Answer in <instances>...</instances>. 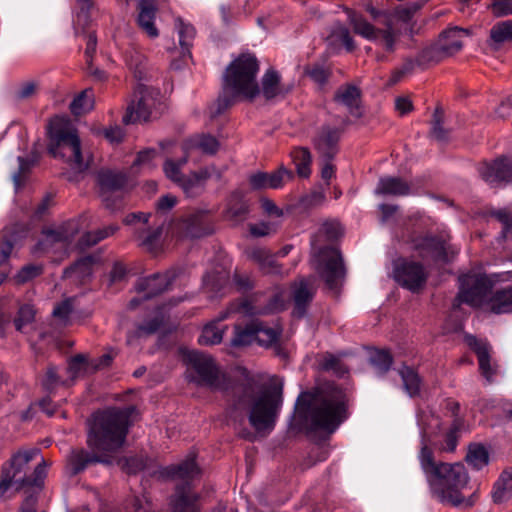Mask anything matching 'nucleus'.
I'll use <instances>...</instances> for the list:
<instances>
[{
    "label": "nucleus",
    "instance_id": "obj_16",
    "mask_svg": "<svg viewBox=\"0 0 512 512\" xmlns=\"http://www.w3.org/2000/svg\"><path fill=\"white\" fill-rule=\"evenodd\" d=\"M317 262V270L328 287L336 288L344 277V267L339 252L335 248H326L319 253Z\"/></svg>",
    "mask_w": 512,
    "mask_h": 512
},
{
    "label": "nucleus",
    "instance_id": "obj_54",
    "mask_svg": "<svg viewBox=\"0 0 512 512\" xmlns=\"http://www.w3.org/2000/svg\"><path fill=\"white\" fill-rule=\"evenodd\" d=\"M330 38L341 41L347 50H352L354 48L353 40L350 37L348 29L341 23L335 24Z\"/></svg>",
    "mask_w": 512,
    "mask_h": 512
},
{
    "label": "nucleus",
    "instance_id": "obj_6",
    "mask_svg": "<svg viewBox=\"0 0 512 512\" xmlns=\"http://www.w3.org/2000/svg\"><path fill=\"white\" fill-rule=\"evenodd\" d=\"M49 153L61 159L73 171L80 173L88 169L91 155L84 151L76 129L64 117H55L49 124Z\"/></svg>",
    "mask_w": 512,
    "mask_h": 512
},
{
    "label": "nucleus",
    "instance_id": "obj_14",
    "mask_svg": "<svg viewBox=\"0 0 512 512\" xmlns=\"http://www.w3.org/2000/svg\"><path fill=\"white\" fill-rule=\"evenodd\" d=\"M98 185L100 197L106 207L117 208L126 186L124 175L111 170H102L98 174Z\"/></svg>",
    "mask_w": 512,
    "mask_h": 512
},
{
    "label": "nucleus",
    "instance_id": "obj_34",
    "mask_svg": "<svg viewBox=\"0 0 512 512\" xmlns=\"http://www.w3.org/2000/svg\"><path fill=\"white\" fill-rule=\"evenodd\" d=\"M339 133L335 129H323L315 139V147L326 158H331L336 152Z\"/></svg>",
    "mask_w": 512,
    "mask_h": 512
},
{
    "label": "nucleus",
    "instance_id": "obj_1",
    "mask_svg": "<svg viewBox=\"0 0 512 512\" xmlns=\"http://www.w3.org/2000/svg\"><path fill=\"white\" fill-rule=\"evenodd\" d=\"M135 408H109L96 412L90 423L87 443L92 453L75 450L69 457V465L74 474L84 470L90 463H111L112 454L124 444L128 428L133 421Z\"/></svg>",
    "mask_w": 512,
    "mask_h": 512
},
{
    "label": "nucleus",
    "instance_id": "obj_15",
    "mask_svg": "<svg viewBox=\"0 0 512 512\" xmlns=\"http://www.w3.org/2000/svg\"><path fill=\"white\" fill-rule=\"evenodd\" d=\"M78 230L79 224L75 220H71L57 229L45 230L34 252L48 253L65 249Z\"/></svg>",
    "mask_w": 512,
    "mask_h": 512
},
{
    "label": "nucleus",
    "instance_id": "obj_12",
    "mask_svg": "<svg viewBox=\"0 0 512 512\" xmlns=\"http://www.w3.org/2000/svg\"><path fill=\"white\" fill-rule=\"evenodd\" d=\"M189 154L175 161L167 159L163 164L165 176L178 185L187 196L197 195L203 188L209 173L206 169L191 172L189 175L182 174V168L187 163Z\"/></svg>",
    "mask_w": 512,
    "mask_h": 512
},
{
    "label": "nucleus",
    "instance_id": "obj_31",
    "mask_svg": "<svg viewBox=\"0 0 512 512\" xmlns=\"http://www.w3.org/2000/svg\"><path fill=\"white\" fill-rule=\"evenodd\" d=\"M335 100L344 105L353 116H361L360 91L357 87L352 85L341 87L336 93Z\"/></svg>",
    "mask_w": 512,
    "mask_h": 512
},
{
    "label": "nucleus",
    "instance_id": "obj_52",
    "mask_svg": "<svg viewBox=\"0 0 512 512\" xmlns=\"http://www.w3.org/2000/svg\"><path fill=\"white\" fill-rule=\"evenodd\" d=\"M42 273V266L29 264L24 266L14 277L18 284L26 283Z\"/></svg>",
    "mask_w": 512,
    "mask_h": 512
},
{
    "label": "nucleus",
    "instance_id": "obj_51",
    "mask_svg": "<svg viewBox=\"0 0 512 512\" xmlns=\"http://www.w3.org/2000/svg\"><path fill=\"white\" fill-rule=\"evenodd\" d=\"M115 231H116V227L109 226L103 230L97 231L96 233H86L81 238V246L89 247V246L95 245L102 239L108 237L109 235H112Z\"/></svg>",
    "mask_w": 512,
    "mask_h": 512
},
{
    "label": "nucleus",
    "instance_id": "obj_64",
    "mask_svg": "<svg viewBox=\"0 0 512 512\" xmlns=\"http://www.w3.org/2000/svg\"><path fill=\"white\" fill-rule=\"evenodd\" d=\"M130 512H151V506L145 497H136L133 500Z\"/></svg>",
    "mask_w": 512,
    "mask_h": 512
},
{
    "label": "nucleus",
    "instance_id": "obj_38",
    "mask_svg": "<svg viewBox=\"0 0 512 512\" xmlns=\"http://www.w3.org/2000/svg\"><path fill=\"white\" fill-rule=\"evenodd\" d=\"M175 27L179 36V44L182 49V57H190V47L195 36V29L189 23H185L181 19H177Z\"/></svg>",
    "mask_w": 512,
    "mask_h": 512
},
{
    "label": "nucleus",
    "instance_id": "obj_23",
    "mask_svg": "<svg viewBox=\"0 0 512 512\" xmlns=\"http://www.w3.org/2000/svg\"><path fill=\"white\" fill-rule=\"evenodd\" d=\"M446 409L450 411L451 423L445 433L444 441L439 445L442 452H454L458 442V431L462 426V421L457 417L459 404L453 400H448Z\"/></svg>",
    "mask_w": 512,
    "mask_h": 512
},
{
    "label": "nucleus",
    "instance_id": "obj_13",
    "mask_svg": "<svg viewBox=\"0 0 512 512\" xmlns=\"http://www.w3.org/2000/svg\"><path fill=\"white\" fill-rule=\"evenodd\" d=\"M279 335L280 328L278 326H269L253 319L245 326L235 325L231 345L242 347L257 342L261 346H270L277 341Z\"/></svg>",
    "mask_w": 512,
    "mask_h": 512
},
{
    "label": "nucleus",
    "instance_id": "obj_45",
    "mask_svg": "<svg viewBox=\"0 0 512 512\" xmlns=\"http://www.w3.org/2000/svg\"><path fill=\"white\" fill-rule=\"evenodd\" d=\"M322 370L332 373L335 376L343 377L347 372V365L342 363L340 357L333 354H325L319 362Z\"/></svg>",
    "mask_w": 512,
    "mask_h": 512
},
{
    "label": "nucleus",
    "instance_id": "obj_17",
    "mask_svg": "<svg viewBox=\"0 0 512 512\" xmlns=\"http://www.w3.org/2000/svg\"><path fill=\"white\" fill-rule=\"evenodd\" d=\"M394 278L401 286L415 292L425 284L427 273L422 265L402 260L395 264Z\"/></svg>",
    "mask_w": 512,
    "mask_h": 512
},
{
    "label": "nucleus",
    "instance_id": "obj_39",
    "mask_svg": "<svg viewBox=\"0 0 512 512\" xmlns=\"http://www.w3.org/2000/svg\"><path fill=\"white\" fill-rule=\"evenodd\" d=\"M368 361L376 373H385L392 364V356L389 351L373 348L369 350Z\"/></svg>",
    "mask_w": 512,
    "mask_h": 512
},
{
    "label": "nucleus",
    "instance_id": "obj_43",
    "mask_svg": "<svg viewBox=\"0 0 512 512\" xmlns=\"http://www.w3.org/2000/svg\"><path fill=\"white\" fill-rule=\"evenodd\" d=\"M94 106V94L91 89L82 91L70 104L71 112L78 116L92 110Z\"/></svg>",
    "mask_w": 512,
    "mask_h": 512
},
{
    "label": "nucleus",
    "instance_id": "obj_59",
    "mask_svg": "<svg viewBox=\"0 0 512 512\" xmlns=\"http://www.w3.org/2000/svg\"><path fill=\"white\" fill-rule=\"evenodd\" d=\"M119 464L129 474L137 473L145 467L143 460L137 457L121 459Z\"/></svg>",
    "mask_w": 512,
    "mask_h": 512
},
{
    "label": "nucleus",
    "instance_id": "obj_50",
    "mask_svg": "<svg viewBox=\"0 0 512 512\" xmlns=\"http://www.w3.org/2000/svg\"><path fill=\"white\" fill-rule=\"evenodd\" d=\"M46 475V462L42 460L34 469V471L28 475V477H20L21 485H32L38 486L42 483Z\"/></svg>",
    "mask_w": 512,
    "mask_h": 512
},
{
    "label": "nucleus",
    "instance_id": "obj_2",
    "mask_svg": "<svg viewBox=\"0 0 512 512\" xmlns=\"http://www.w3.org/2000/svg\"><path fill=\"white\" fill-rule=\"evenodd\" d=\"M295 417L307 429L332 433L348 418V399L336 386H307L297 398Z\"/></svg>",
    "mask_w": 512,
    "mask_h": 512
},
{
    "label": "nucleus",
    "instance_id": "obj_48",
    "mask_svg": "<svg viewBox=\"0 0 512 512\" xmlns=\"http://www.w3.org/2000/svg\"><path fill=\"white\" fill-rule=\"evenodd\" d=\"M94 258L91 256L84 257L76 262L71 268L67 269L65 274L68 277H78L84 279L92 272Z\"/></svg>",
    "mask_w": 512,
    "mask_h": 512
},
{
    "label": "nucleus",
    "instance_id": "obj_21",
    "mask_svg": "<svg viewBox=\"0 0 512 512\" xmlns=\"http://www.w3.org/2000/svg\"><path fill=\"white\" fill-rule=\"evenodd\" d=\"M479 173L491 185L512 181V160L502 158L493 163H484L480 166Z\"/></svg>",
    "mask_w": 512,
    "mask_h": 512
},
{
    "label": "nucleus",
    "instance_id": "obj_40",
    "mask_svg": "<svg viewBox=\"0 0 512 512\" xmlns=\"http://www.w3.org/2000/svg\"><path fill=\"white\" fill-rule=\"evenodd\" d=\"M512 41V20L500 21L494 24L490 30V42L499 46Z\"/></svg>",
    "mask_w": 512,
    "mask_h": 512
},
{
    "label": "nucleus",
    "instance_id": "obj_49",
    "mask_svg": "<svg viewBox=\"0 0 512 512\" xmlns=\"http://www.w3.org/2000/svg\"><path fill=\"white\" fill-rule=\"evenodd\" d=\"M249 257L260 265L267 273L273 272L274 257L264 248H254L249 252Z\"/></svg>",
    "mask_w": 512,
    "mask_h": 512
},
{
    "label": "nucleus",
    "instance_id": "obj_24",
    "mask_svg": "<svg viewBox=\"0 0 512 512\" xmlns=\"http://www.w3.org/2000/svg\"><path fill=\"white\" fill-rule=\"evenodd\" d=\"M290 178L291 172L282 167L270 174L257 172L250 176L249 182L254 189H277L280 188L284 182Z\"/></svg>",
    "mask_w": 512,
    "mask_h": 512
},
{
    "label": "nucleus",
    "instance_id": "obj_10",
    "mask_svg": "<svg viewBox=\"0 0 512 512\" xmlns=\"http://www.w3.org/2000/svg\"><path fill=\"white\" fill-rule=\"evenodd\" d=\"M179 357L186 366V377L191 382L196 384H225L229 381L227 373L209 354L181 347Z\"/></svg>",
    "mask_w": 512,
    "mask_h": 512
},
{
    "label": "nucleus",
    "instance_id": "obj_47",
    "mask_svg": "<svg viewBox=\"0 0 512 512\" xmlns=\"http://www.w3.org/2000/svg\"><path fill=\"white\" fill-rule=\"evenodd\" d=\"M162 228L146 231L138 236L139 244L152 253H157L162 247Z\"/></svg>",
    "mask_w": 512,
    "mask_h": 512
},
{
    "label": "nucleus",
    "instance_id": "obj_11",
    "mask_svg": "<svg viewBox=\"0 0 512 512\" xmlns=\"http://www.w3.org/2000/svg\"><path fill=\"white\" fill-rule=\"evenodd\" d=\"M160 100L158 89L145 84H139L133 94L126 113L123 116L124 124H134L147 121L156 110Z\"/></svg>",
    "mask_w": 512,
    "mask_h": 512
},
{
    "label": "nucleus",
    "instance_id": "obj_62",
    "mask_svg": "<svg viewBox=\"0 0 512 512\" xmlns=\"http://www.w3.org/2000/svg\"><path fill=\"white\" fill-rule=\"evenodd\" d=\"M323 230L329 239H335L342 234V227L337 221L325 222Z\"/></svg>",
    "mask_w": 512,
    "mask_h": 512
},
{
    "label": "nucleus",
    "instance_id": "obj_36",
    "mask_svg": "<svg viewBox=\"0 0 512 512\" xmlns=\"http://www.w3.org/2000/svg\"><path fill=\"white\" fill-rule=\"evenodd\" d=\"M219 147L218 141L210 135H197L190 138L183 146L185 154L193 150H199L202 153L213 154Z\"/></svg>",
    "mask_w": 512,
    "mask_h": 512
},
{
    "label": "nucleus",
    "instance_id": "obj_29",
    "mask_svg": "<svg viewBox=\"0 0 512 512\" xmlns=\"http://www.w3.org/2000/svg\"><path fill=\"white\" fill-rule=\"evenodd\" d=\"M138 23L144 32L151 38H156L159 33L154 25L156 7L154 0H140Z\"/></svg>",
    "mask_w": 512,
    "mask_h": 512
},
{
    "label": "nucleus",
    "instance_id": "obj_18",
    "mask_svg": "<svg viewBox=\"0 0 512 512\" xmlns=\"http://www.w3.org/2000/svg\"><path fill=\"white\" fill-rule=\"evenodd\" d=\"M469 36L465 29L451 28L445 31L434 47L431 48L430 58L439 61L444 57L451 56L461 50L463 39Z\"/></svg>",
    "mask_w": 512,
    "mask_h": 512
},
{
    "label": "nucleus",
    "instance_id": "obj_4",
    "mask_svg": "<svg viewBox=\"0 0 512 512\" xmlns=\"http://www.w3.org/2000/svg\"><path fill=\"white\" fill-rule=\"evenodd\" d=\"M499 281L496 274H483L471 271L459 278L457 300L472 307L482 308L496 314L512 312V286L493 291Z\"/></svg>",
    "mask_w": 512,
    "mask_h": 512
},
{
    "label": "nucleus",
    "instance_id": "obj_60",
    "mask_svg": "<svg viewBox=\"0 0 512 512\" xmlns=\"http://www.w3.org/2000/svg\"><path fill=\"white\" fill-rule=\"evenodd\" d=\"M71 311L72 303L70 299H67L53 309V316L61 320H66Z\"/></svg>",
    "mask_w": 512,
    "mask_h": 512
},
{
    "label": "nucleus",
    "instance_id": "obj_35",
    "mask_svg": "<svg viewBox=\"0 0 512 512\" xmlns=\"http://www.w3.org/2000/svg\"><path fill=\"white\" fill-rule=\"evenodd\" d=\"M169 285L170 277L168 274H156L142 279L138 284V289L144 293V298H149L167 289Z\"/></svg>",
    "mask_w": 512,
    "mask_h": 512
},
{
    "label": "nucleus",
    "instance_id": "obj_61",
    "mask_svg": "<svg viewBox=\"0 0 512 512\" xmlns=\"http://www.w3.org/2000/svg\"><path fill=\"white\" fill-rule=\"evenodd\" d=\"M399 373L404 384H418V382L420 381L417 372L411 367L403 366L399 370Z\"/></svg>",
    "mask_w": 512,
    "mask_h": 512
},
{
    "label": "nucleus",
    "instance_id": "obj_37",
    "mask_svg": "<svg viewBox=\"0 0 512 512\" xmlns=\"http://www.w3.org/2000/svg\"><path fill=\"white\" fill-rule=\"evenodd\" d=\"M512 497V471H504L494 484L492 498L495 503H503Z\"/></svg>",
    "mask_w": 512,
    "mask_h": 512
},
{
    "label": "nucleus",
    "instance_id": "obj_20",
    "mask_svg": "<svg viewBox=\"0 0 512 512\" xmlns=\"http://www.w3.org/2000/svg\"><path fill=\"white\" fill-rule=\"evenodd\" d=\"M414 248L418 251L420 257L431 261H448L449 254L454 255L456 250H450V247L444 240L435 237H425L417 239Z\"/></svg>",
    "mask_w": 512,
    "mask_h": 512
},
{
    "label": "nucleus",
    "instance_id": "obj_27",
    "mask_svg": "<svg viewBox=\"0 0 512 512\" xmlns=\"http://www.w3.org/2000/svg\"><path fill=\"white\" fill-rule=\"evenodd\" d=\"M40 451L37 448L22 449L15 453L3 469H10L15 478L28 477V464L37 458Z\"/></svg>",
    "mask_w": 512,
    "mask_h": 512
},
{
    "label": "nucleus",
    "instance_id": "obj_26",
    "mask_svg": "<svg viewBox=\"0 0 512 512\" xmlns=\"http://www.w3.org/2000/svg\"><path fill=\"white\" fill-rule=\"evenodd\" d=\"M172 512H198V496L189 486H178L171 498Z\"/></svg>",
    "mask_w": 512,
    "mask_h": 512
},
{
    "label": "nucleus",
    "instance_id": "obj_9",
    "mask_svg": "<svg viewBox=\"0 0 512 512\" xmlns=\"http://www.w3.org/2000/svg\"><path fill=\"white\" fill-rule=\"evenodd\" d=\"M259 63L255 55L244 53L235 58L227 67L225 89L234 97L253 100L260 94L257 81Z\"/></svg>",
    "mask_w": 512,
    "mask_h": 512
},
{
    "label": "nucleus",
    "instance_id": "obj_58",
    "mask_svg": "<svg viewBox=\"0 0 512 512\" xmlns=\"http://www.w3.org/2000/svg\"><path fill=\"white\" fill-rule=\"evenodd\" d=\"M489 8L495 16L512 14V0H494Z\"/></svg>",
    "mask_w": 512,
    "mask_h": 512
},
{
    "label": "nucleus",
    "instance_id": "obj_55",
    "mask_svg": "<svg viewBox=\"0 0 512 512\" xmlns=\"http://www.w3.org/2000/svg\"><path fill=\"white\" fill-rule=\"evenodd\" d=\"M35 318V309L32 305H24L19 310L18 318L15 320V326L18 331H22L24 326L31 323Z\"/></svg>",
    "mask_w": 512,
    "mask_h": 512
},
{
    "label": "nucleus",
    "instance_id": "obj_53",
    "mask_svg": "<svg viewBox=\"0 0 512 512\" xmlns=\"http://www.w3.org/2000/svg\"><path fill=\"white\" fill-rule=\"evenodd\" d=\"M13 485H16V488L19 489L22 486L21 480L19 478H15L10 469H3L0 481V498L6 497L7 491Z\"/></svg>",
    "mask_w": 512,
    "mask_h": 512
},
{
    "label": "nucleus",
    "instance_id": "obj_44",
    "mask_svg": "<svg viewBox=\"0 0 512 512\" xmlns=\"http://www.w3.org/2000/svg\"><path fill=\"white\" fill-rule=\"evenodd\" d=\"M292 160L296 166L297 173L301 177H308L311 173V155L306 148H295L291 152Z\"/></svg>",
    "mask_w": 512,
    "mask_h": 512
},
{
    "label": "nucleus",
    "instance_id": "obj_41",
    "mask_svg": "<svg viewBox=\"0 0 512 512\" xmlns=\"http://www.w3.org/2000/svg\"><path fill=\"white\" fill-rule=\"evenodd\" d=\"M158 164V152L154 149H146L138 153L133 170L136 172H149Z\"/></svg>",
    "mask_w": 512,
    "mask_h": 512
},
{
    "label": "nucleus",
    "instance_id": "obj_5",
    "mask_svg": "<svg viewBox=\"0 0 512 512\" xmlns=\"http://www.w3.org/2000/svg\"><path fill=\"white\" fill-rule=\"evenodd\" d=\"M236 409H245L251 426L261 433L273 430L282 405V386H241Z\"/></svg>",
    "mask_w": 512,
    "mask_h": 512
},
{
    "label": "nucleus",
    "instance_id": "obj_25",
    "mask_svg": "<svg viewBox=\"0 0 512 512\" xmlns=\"http://www.w3.org/2000/svg\"><path fill=\"white\" fill-rule=\"evenodd\" d=\"M465 341L467 345L475 351L482 374L485 376L487 381H491L494 369L490 364V345L486 341L478 340L472 335H467L465 337Z\"/></svg>",
    "mask_w": 512,
    "mask_h": 512
},
{
    "label": "nucleus",
    "instance_id": "obj_3",
    "mask_svg": "<svg viewBox=\"0 0 512 512\" xmlns=\"http://www.w3.org/2000/svg\"><path fill=\"white\" fill-rule=\"evenodd\" d=\"M418 458L432 498L455 507L474 504L475 493L469 497L463 494L469 484V475L463 463L436 461L433 450L425 445L420 449Z\"/></svg>",
    "mask_w": 512,
    "mask_h": 512
},
{
    "label": "nucleus",
    "instance_id": "obj_28",
    "mask_svg": "<svg viewBox=\"0 0 512 512\" xmlns=\"http://www.w3.org/2000/svg\"><path fill=\"white\" fill-rule=\"evenodd\" d=\"M292 89L291 85L280 83V76L274 70H268L262 78V94L266 99L285 96Z\"/></svg>",
    "mask_w": 512,
    "mask_h": 512
},
{
    "label": "nucleus",
    "instance_id": "obj_7",
    "mask_svg": "<svg viewBox=\"0 0 512 512\" xmlns=\"http://www.w3.org/2000/svg\"><path fill=\"white\" fill-rule=\"evenodd\" d=\"M290 294L285 288H277L273 293L270 303L267 307L262 308L258 302L259 299H244L238 303H233L227 309V312L221 318L212 321L204 326L202 333L198 339L201 345H216L223 339V334L227 326L221 324V321L232 313H241L243 315H255L261 313L278 312L286 307L289 302Z\"/></svg>",
    "mask_w": 512,
    "mask_h": 512
},
{
    "label": "nucleus",
    "instance_id": "obj_33",
    "mask_svg": "<svg viewBox=\"0 0 512 512\" xmlns=\"http://www.w3.org/2000/svg\"><path fill=\"white\" fill-rule=\"evenodd\" d=\"M314 294V279H301L296 282L293 288V299L296 306V312L303 314L304 306L311 301Z\"/></svg>",
    "mask_w": 512,
    "mask_h": 512
},
{
    "label": "nucleus",
    "instance_id": "obj_42",
    "mask_svg": "<svg viewBox=\"0 0 512 512\" xmlns=\"http://www.w3.org/2000/svg\"><path fill=\"white\" fill-rule=\"evenodd\" d=\"M465 459L470 466L479 470L488 464L489 454L483 445L472 444L469 446Z\"/></svg>",
    "mask_w": 512,
    "mask_h": 512
},
{
    "label": "nucleus",
    "instance_id": "obj_32",
    "mask_svg": "<svg viewBox=\"0 0 512 512\" xmlns=\"http://www.w3.org/2000/svg\"><path fill=\"white\" fill-rule=\"evenodd\" d=\"M375 192L382 195L406 196L412 193V188L400 178L384 177L379 180Z\"/></svg>",
    "mask_w": 512,
    "mask_h": 512
},
{
    "label": "nucleus",
    "instance_id": "obj_8",
    "mask_svg": "<svg viewBox=\"0 0 512 512\" xmlns=\"http://www.w3.org/2000/svg\"><path fill=\"white\" fill-rule=\"evenodd\" d=\"M365 9L372 17L373 23L346 9L349 23L354 32L383 46L386 50L392 51L398 37L395 29L396 15L386 10H378L371 4H367Z\"/></svg>",
    "mask_w": 512,
    "mask_h": 512
},
{
    "label": "nucleus",
    "instance_id": "obj_46",
    "mask_svg": "<svg viewBox=\"0 0 512 512\" xmlns=\"http://www.w3.org/2000/svg\"><path fill=\"white\" fill-rule=\"evenodd\" d=\"M227 275L222 273L208 274L204 277L203 287L210 297H216L221 294L227 284Z\"/></svg>",
    "mask_w": 512,
    "mask_h": 512
},
{
    "label": "nucleus",
    "instance_id": "obj_56",
    "mask_svg": "<svg viewBox=\"0 0 512 512\" xmlns=\"http://www.w3.org/2000/svg\"><path fill=\"white\" fill-rule=\"evenodd\" d=\"M81 5V11L77 14L75 19V33L79 34L80 29L84 31L86 25H88V10L92 6L90 0H79Z\"/></svg>",
    "mask_w": 512,
    "mask_h": 512
},
{
    "label": "nucleus",
    "instance_id": "obj_63",
    "mask_svg": "<svg viewBox=\"0 0 512 512\" xmlns=\"http://www.w3.org/2000/svg\"><path fill=\"white\" fill-rule=\"evenodd\" d=\"M104 136L111 143H119L123 139L124 133L120 127L111 126L104 130Z\"/></svg>",
    "mask_w": 512,
    "mask_h": 512
},
{
    "label": "nucleus",
    "instance_id": "obj_22",
    "mask_svg": "<svg viewBox=\"0 0 512 512\" xmlns=\"http://www.w3.org/2000/svg\"><path fill=\"white\" fill-rule=\"evenodd\" d=\"M444 422L432 411H423L418 415V425L421 429V448L429 447L431 438L440 434L443 426L451 423L450 415Z\"/></svg>",
    "mask_w": 512,
    "mask_h": 512
},
{
    "label": "nucleus",
    "instance_id": "obj_19",
    "mask_svg": "<svg viewBox=\"0 0 512 512\" xmlns=\"http://www.w3.org/2000/svg\"><path fill=\"white\" fill-rule=\"evenodd\" d=\"M113 358L114 354L112 352L105 353L98 359H88L84 355H77L69 361L68 372L72 379H80L108 367Z\"/></svg>",
    "mask_w": 512,
    "mask_h": 512
},
{
    "label": "nucleus",
    "instance_id": "obj_57",
    "mask_svg": "<svg viewBox=\"0 0 512 512\" xmlns=\"http://www.w3.org/2000/svg\"><path fill=\"white\" fill-rule=\"evenodd\" d=\"M277 222H260L250 226V232L253 236L263 237L274 233L277 230Z\"/></svg>",
    "mask_w": 512,
    "mask_h": 512
},
{
    "label": "nucleus",
    "instance_id": "obj_30",
    "mask_svg": "<svg viewBox=\"0 0 512 512\" xmlns=\"http://www.w3.org/2000/svg\"><path fill=\"white\" fill-rule=\"evenodd\" d=\"M195 453L191 452L187 458L178 465L169 468V473L176 480H181L188 485L190 480H193L200 474V469L195 462Z\"/></svg>",
    "mask_w": 512,
    "mask_h": 512
}]
</instances>
